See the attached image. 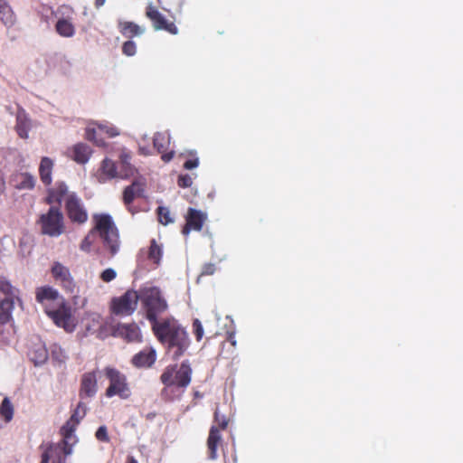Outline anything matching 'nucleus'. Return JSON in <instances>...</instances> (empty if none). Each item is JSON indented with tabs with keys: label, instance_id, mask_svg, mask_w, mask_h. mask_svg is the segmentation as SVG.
Wrapping results in <instances>:
<instances>
[{
	"label": "nucleus",
	"instance_id": "1",
	"mask_svg": "<svg viewBox=\"0 0 463 463\" xmlns=\"http://www.w3.org/2000/svg\"><path fill=\"white\" fill-rule=\"evenodd\" d=\"M152 332L168 352H173L174 359H178L186 352L190 339L184 327L173 317L160 319L151 326Z\"/></svg>",
	"mask_w": 463,
	"mask_h": 463
},
{
	"label": "nucleus",
	"instance_id": "2",
	"mask_svg": "<svg viewBox=\"0 0 463 463\" xmlns=\"http://www.w3.org/2000/svg\"><path fill=\"white\" fill-rule=\"evenodd\" d=\"M92 218L94 226L81 241L80 249L84 252H90L93 246L94 237L98 234L110 255H116L119 250L120 241L118 229L112 217L108 213H95Z\"/></svg>",
	"mask_w": 463,
	"mask_h": 463
},
{
	"label": "nucleus",
	"instance_id": "3",
	"mask_svg": "<svg viewBox=\"0 0 463 463\" xmlns=\"http://www.w3.org/2000/svg\"><path fill=\"white\" fill-rule=\"evenodd\" d=\"M0 293L5 298L0 299V341L7 340V325L13 321V311L17 303L23 305L20 297V289L12 285L11 281L5 277L0 276Z\"/></svg>",
	"mask_w": 463,
	"mask_h": 463
},
{
	"label": "nucleus",
	"instance_id": "4",
	"mask_svg": "<svg viewBox=\"0 0 463 463\" xmlns=\"http://www.w3.org/2000/svg\"><path fill=\"white\" fill-rule=\"evenodd\" d=\"M192 376V368L188 361H184L177 368L176 365L167 366L160 376L162 383L165 386L163 390V395L172 392L174 387L182 389L177 395L179 397L184 389L190 384Z\"/></svg>",
	"mask_w": 463,
	"mask_h": 463
},
{
	"label": "nucleus",
	"instance_id": "5",
	"mask_svg": "<svg viewBox=\"0 0 463 463\" xmlns=\"http://www.w3.org/2000/svg\"><path fill=\"white\" fill-rule=\"evenodd\" d=\"M140 300L146 312V317L151 324V326L160 323L158 317L168 308L166 300L163 298L160 289L156 287L141 289Z\"/></svg>",
	"mask_w": 463,
	"mask_h": 463
},
{
	"label": "nucleus",
	"instance_id": "6",
	"mask_svg": "<svg viewBox=\"0 0 463 463\" xmlns=\"http://www.w3.org/2000/svg\"><path fill=\"white\" fill-rule=\"evenodd\" d=\"M38 223L42 233L50 237H58L65 231L64 217L59 206L52 205L40 216Z\"/></svg>",
	"mask_w": 463,
	"mask_h": 463
},
{
	"label": "nucleus",
	"instance_id": "7",
	"mask_svg": "<svg viewBox=\"0 0 463 463\" xmlns=\"http://www.w3.org/2000/svg\"><path fill=\"white\" fill-rule=\"evenodd\" d=\"M76 442L75 437L67 439L62 436V440L58 443H50L42 454L40 463H66V457L72 453V447Z\"/></svg>",
	"mask_w": 463,
	"mask_h": 463
},
{
	"label": "nucleus",
	"instance_id": "8",
	"mask_svg": "<svg viewBox=\"0 0 463 463\" xmlns=\"http://www.w3.org/2000/svg\"><path fill=\"white\" fill-rule=\"evenodd\" d=\"M106 377L109 381V385L106 389V396L111 398L119 396L121 399H128L130 394V388L128 383L127 376L116 368L106 367L104 369Z\"/></svg>",
	"mask_w": 463,
	"mask_h": 463
},
{
	"label": "nucleus",
	"instance_id": "9",
	"mask_svg": "<svg viewBox=\"0 0 463 463\" xmlns=\"http://www.w3.org/2000/svg\"><path fill=\"white\" fill-rule=\"evenodd\" d=\"M139 299L140 293L128 289L122 296L111 299L110 311L116 316H130L137 309Z\"/></svg>",
	"mask_w": 463,
	"mask_h": 463
},
{
	"label": "nucleus",
	"instance_id": "10",
	"mask_svg": "<svg viewBox=\"0 0 463 463\" xmlns=\"http://www.w3.org/2000/svg\"><path fill=\"white\" fill-rule=\"evenodd\" d=\"M61 300L56 309H50L45 307V312L56 326L62 327L66 332H73L76 327V321L71 314V307L63 298H61Z\"/></svg>",
	"mask_w": 463,
	"mask_h": 463
},
{
	"label": "nucleus",
	"instance_id": "11",
	"mask_svg": "<svg viewBox=\"0 0 463 463\" xmlns=\"http://www.w3.org/2000/svg\"><path fill=\"white\" fill-rule=\"evenodd\" d=\"M214 423L209 430L207 439L208 458L211 460H214L218 457L217 449L222 443L221 431L227 429L229 421L225 416H220L216 411L214 412Z\"/></svg>",
	"mask_w": 463,
	"mask_h": 463
},
{
	"label": "nucleus",
	"instance_id": "12",
	"mask_svg": "<svg viewBox=\"0 0 463 463\" xmlns=\"http://www.w3.org/2000/svg\"><path fill=\"white\" fill-rule=\"evenodd\" d=\"M65 211L69 220L72 223L82 225L86 223L89 219V213L84 203L75 193H71L66 197Z\"/></svg>",
	"mask_w": 463,
	"mask_h": 463
},
{
	"label": "nucleus",
	"instance_id": "13",
	"mask_svg": "<svg viewBox=\"0 0 463 463\" xmlns=\"http://www.w3.org/2000/svg\"><path fill=\"white\" fill-rule=\"evenodd\" d=\"M51 274L55 283L65 292L70 294L76 293L77 283L67 266L60 261H53L51 267Z\"/></svg>",
	"mask_w": 463,
	"mask_h": 463
},
{
	"label": "nucleus",
	"instance_id": "14",
	"mask_svg": "<svg viewBox=\"0 0 463 463\" xmlns=\"http://www.w3.org/2000/svg\"><path fill=\"white\" fill-rule=\"evenodd\" d=\"M94 128L86 129V138L97 146H104V138H111L119 135V130L109 123H94Z\"/></svg>",
	"mask_w": 463,
	"mask_h": 463
},
{
	"label": "nucleus",
	"instance_id": "15",
	"mask_svg": "<svg viewBox=\"0 0 463 463\" xmlns=\"http://www.w3.org/2000/svg\"><path fill=\"white\" fill-rule=\"evenodd\" d=\"M146 16L151 21L153 28L156 31H165L173 35H176L179 32L175 22L166 20L165 17L152 4H148L146 5Z\"/></svg>",
	"mask_w": 463,
	"mask_h": 463
},
{
	"label": "nucleus",
	"instance_id": "16",
	"mask_svg": "<svg viewBox=\"0 0 463 463\" xmlns=\"http://www.w3.org/2000/svg\"><path fill=\"white\" fill-rule=\"evenodd\" d=\"M87 412V406L83 402H80L70 419L61 428V436H65L68 439L70 437H75L74 432L80 420H82Z\"/></svg>",
	"mask_w": 463,
	"mask_h": 463
},
{
	"label": "nucleus",
	"instance_id": "17",
	"mask_svg": "<svg viewBox=\"0 0 463 463\" xmlns=\"http://www.w3.org/2000/svg\"><path fill=\"white\" fill-rule=\"evenodd\" d=\"M207 215L194 208H188L185 216V224L183 227L182 233L187 236L191 231L200 232L203 226Z\"/></svg>",
	"mask_w": 463,
	"mask_h": 463
},
{
	"label": "nucleus",
	"instance_id": "18",
	"mask_svg": "<svg viewBox=\"0 0 463 463\" xmlns=\"http://www.w3.org/2000/svg\"><path fill=\"white\" fill-rule=\"evenodd\" d=\"M113 335L121 337L127 342L139 343L142 341V335L139 326L135 324H118L113 328Z\"/></svg>",
	"mask_w": 463,
	"mask_h": 463
},
{
	"label": "nucleus",
	"instance_id": "19",
	"mask_svg": "<svg viewBox=\"0 0 463 463\" xmlns=\"http://www.w3.org/2000/svg\"><path fill=\"white\" fill-rule=\"evenodd\" d=\"M98 391L97 372H88L82 374L79 395L81 400L92 398Z\"/></svg>",
	"mask_w": 463,
	"mask_h": 463
},
{
	"label": "nucleus",
	"instance_id": "20",
	"mask_svg": "<svg viewBox=\"0 0 463 463\" xmlns=\"http://www.w3.org/2000/svg\"><path fill=\"white\" fill-rule=\"evenodd\" d=\"M145 184L139 181H134L130 185L127 186L123 192V203L130 210V205L136 198L143 196Z\"/></svg>",
	"mask_w": 463,
	"mask_h": 463
},
{
	"label": "nucleus",
	"instance_id": "21",
	"mask_svg": "<svg viewBox=\"0 0 463 463\" xmlns=\"http://www.w3.org/2000/svg\"><path fill=\"white\" fill-rule=\"evenodd\" d=\"M68 186L64 182H57L55 186L47 190V196L45 199L46 203L52 205L57 203L60 207L62 199L65 195L68 196Z\"/></svg>",
	"mask_w": 463,
	"mask_h": 463
},
{
	"label": "nucleus",
	"instance_id": "22",
	"mask_svg": "<svg viewBox=\"0 0 463 463\" xmlns=\"http://www.w3.org/2000/svg\"><path fill=\"white\" fill-rule=\"evenodd\" d=\"M156 359V353L153 347H147L135 354L132 364L136 367H151Z\"/></svg>",
	"mask_w": 463,
	"mask_h": 463
},
{
	"label": "nucleus",
	"instance_id": "23",
	"mask_svg": "<svg viewBox=\"0 0 463 463\" xmlns=\"http://www.w3.org/2000/svg\"><path fill=\"white\" fill-rule=\"evenodd\" d=\"M118 29L125 38L129 40L134 37L140 36L146 32L145 27H142L131 21L119 20L118 22Z\"/></svg>",
	"mask_w": 463,
	"mask_h": 463
},
{
	"label": "nucleus",
	"instance_id": "24",
	"mask_svg": "<svg viewBox=\"0 0 463 463\" xmlns=\"http://www.w3.org/2000/svg\"><path fill=\"white\" fill-rule=\"evenodd\" d=\"M116 177H118V166L116 165L114 161L109 158H105L101 162V165L99 168L98 176L99 182L105 183Z\"/></svg>",
	"mask_w": 463,
	"mask_h": 463
},
{
	"label": "nucleus",
	"instance_id": "25",
	"mask_svg": "<svg viewBox=\"0 0 463 463\" xmlns=\"http://www.w3.org/2000/svg\"><path fill=\"white\" fill-rule=\"evenodd\" d=\"M169 140L165 137V136L162 133H156L153 138L154 147L157 150L159 154H161V158L165 163H168L174 157L175 152L170 151L165 153L166 146L168 145Z\"/></svg>",
	"mask_w": 463,
	"mask_h": 463
},
{
	"label": "nucleus",
	"instance_id": "26",
	"mask_svg": "<svg viewBox=\"0 0 463 463\" xmlns=\"http://www.w3.org/2000/svg\"><path fill=\"white\" fill-rule=\"evenodd\" d=\"M61 298L59 291L51 286H43L35 289V299L38 303L45 305L48 301H55Z\"/></svg>",
	"mask_w": 463,
	"mask_h": 463
},
{
	"label": "nucleus",
	"instance_id": "27",
	"mask_svg": "<svg viewBox=\"0 0 463 463\" xmlns=\"http://www.w3.org/2000/svg\"><path fill=\"white\" fill-rule=\"evenodd\" d=\"M90 147L84 143L74 145L71 150V157L78 164H85L91 155Z\"/></svg>",
	"mask_w": 463,
	"mask_h": 463
},
{
	"label": "nucleus",
	"instance_id": "28",
	"mask_svg": "<svg viewBox=\"0 0 463 463\" xmlns=\"http://www.w3.org/2000/svg\"><path fill=\"white\" fill-rule=\"evenodd\" d=\"M119 159V165L118 166V177L121 179H128L134 176L137 170L130 163L131 156L129 154L122 153Z\"/></svg>",
	"mask_w": 463,
	"mask_h": 463
},
{
	"label": "nucleus",
	"instance_id": "29",
	"mask_svg": "<svg viewBox=\"0 0 463 463\" xmlns=\"http://www.w3.org/2000/svg\"><path fill=\"white\" fill-rule=\"evenodd\" d=\"M53 161L47 156H43L39 165L40 179L45 185H50L52 182V173L53 169Z\"/></svg>",
	"mask_w": 463,
	"mask_h": 463
},
{
	"label": "nucleus",
	"instance_id": "30",
	"mask_svg": "<svg viewBox=\"0 0 463 463\" xmlns=\"http://www.w3.org/2000/svg\"><path fill=\"white\" fill-rule=\"evenodd\" d=\"M0 21L8 28L16 22L15 14L6 0H0Z\"/></svg>",
	"mask_w": 463,
	"mask_h": 463
},
{
	"label": "nucleus",
	"instance_id": "31",
	"mask_svg": "<svg viewBox=\"0 0 463 463\" xmlns=\"http://www.w3.org/2000/svg\"><path fill=\"white\" fill-rule=\"evenodd\" d=\"M56 33L61 37L70 38L75 34V27L68 19L61 18L55 24Z\"/></svg>",
	"mask_w": 463,
	"mask_h": 463
},
{
	"label": "nucleus",
	"instance_id": "32",
	"mask_svg": "<svg viewBox=\"0 0 463 463\" xmlns=\"http://www.w3.org/2000/svg\"><path fill=\"white\" fill-rule=\"evenodd\" d=\"M15 187L19 190H32L35 185V178L29 173H21L15 176Z\"/></svg>",
	"mask_w": 463,
	"mask_h": 463
},
{
	"label": "nucleus",
	"instance_id": "33",
	"mask_svg": "<svg viewBox=\"0 0 463 463\" xmlns=\"http://www.w3.org/2000/svg\"><path fill=\"white\" fill-rule=\"evenodd\" d=\"M30 360L35 365H41L44 364L48 358V353L43 345H37L33 349L30 350L28 354Z\"/></svg>",
	"mask_w": 463,
	"mask_h": 463
},
{
	"label": "nucleus",
	"instance_id": "34",
	"mask_svg": "<svg viewBox=\"0 0 463 463\" xmlns=\"http://www.w3.org/2000/svg\"><path fill=\"white\" fill-rule=\"evenodd\" d=\"M30 129V121L26 117L20 115L16 118L15 130L17 135L24 139L28 138V133Z\"/></svg>",
	"mask_w": 463,
	"mask_h": 463
},
{
	"label": "nucleus",
	"instance_id": "35",
	"mask_svg": "<svg viewBox=\"0 0 463 463\" xmlns=\"http://www.w3.org/2000/svg\"><path fill=\"white\" fill-rule=\"evenodd\" d=\"M0 414L4 418L5 422H9L13 419L14 406L7 397L4 398V400L1 402Z\"/></svg>",
	"mask_w": 463,
	"mask_h": 463
},
{
	"label": "nucleus",
	"instance_id": "36",
	"mask_svg": "<svg viewBox=\"0 0 463 463\" xmlns=\"http://www.w3.org/2000/svg\"><path fill=\"white\" fill-rule=\"evenodd\" d=\"M162 257V249L156 243V240H152L148 250V259L156 264H159Z\"/></svg>",
	"mask_w": 463,
	"mask_h": 463
},
{
	"label": "nucleus",
	"instance_id": "37",
	"mask_svg": "<svg viewBox=\"0 0 463 463\" xmlns=\"http://www.w3.org/2000/svg\"><path fill=\"white\" fill-rule=\"evenodd\" d=\"M158 221L164 225L173 222V219L170 217V211L168 208L159 206L157 208Z\"/></svg>",
	"mask_w": 463,
	"mask_h": 463
},
{
	"label": "nucleus",
	"instance_id": "38",
	"mask_svg": "<svg viewBox=\"0 0 463 463\" xmlns=\"http://www.w3.org/2000/svg\"><path fill=\"white\" fill-rule=\"evenodd\" d=\"M122 52L127 56H133L137 52L136 43L132 40L126 41L122 45Z\"/></svg>",
	"mask_w": 463,
	"mask_h": 463
},
{
	"label": "nucleus",
	"instance_id": "39",
	"mask_svg": "<svg viewBox=\"0 0 463 463\" xmlns=\"http://www.w3.org/2000/svg\"><path fill=\"white\" fill-rule=\"evenodd\" d=\"M193 333L195 336L196 341H201L203 336V328L201 321L198 318H194L193 321Z\"/></svg>",
	"mask_w": 463,
	"mask_h": 463
},
{
	"label": "nucleus",
	"instance_id": "40",
	"mask_svg": "<svg viewBox=\"0 0 463 463\" xmlns=\"http://www.w3.org/2000/svg\"><path fill=\"white\" fill-rule=\"evenodd\" d=\"M177 184L181 188H188L191 187L193 184V178L191 175L185 174V175H180L177 179Z\"/></svg>",
	"mask_w": 463,
	"mask_h": 463
},
{
	"label": "nucleus",
	"instance_id": "41",
	"mask_svg": "<svg viewBox=\"0 0 463 463\" xmlns=\"http://www.w3.org/2000/svg\"><path fill=\"white\" fill-rule=\"evenodd\" d=\"M116 277H117V272L111 268L106 269L100 274V279L104 282H110L113 279H115Z\"/></svg>",
	"mask_w": 463,
	"mask_h": 463
},
{
	"label": "nucleus",
	"instance_id": "42",
	"mask_svg": "<svg viewBox=\"0 0 463 463\" xmlns=\"http://www.w3.org/2000/svg\"><path fill=\"white\" fill-rule=\"evenodd\" d=\"M95 436L97 438V439L100 440V441H104V442H109V435H108V430H107V427L106 426H100L96 433H95Z\"/></svg>",
	"mask_w": 463,
	"mask_h": 463
},
{
	"label": "nucleus",
	"instance_id": "43",
	"mask_svg": "<svg viewBox=\"0 0 463 463\" xmlns=\"http://www.w3.org/2000/svg\"><path fill=\"white\" fill-rule=\"evenodd\" d=\"M199 165V159L197 157L189 158L184 164V168L191 170Z\"/></svg>",
	"mask_w": 463,
	"mask_h": 463
},
{
	"label": "nucleus",
	"instance_id": "44",
	"mask_svg": "<svg viewBox=\"0 0 463 463\" xmlns=\"http://www.w3.org/2000/svg\"><path fill=\"white\" fill-rule=\"evenodd\" d=\"M214 270V268L213 265H208L207 267L204 268V270L203 271V275H208V274H213Z\"/></svg>",
	"mask_w": 463,
	"mask_h": 463
},
{
	"label": "nucleus",
	"instance_id": "45",
	"mask_svg": "<svg viewBox=\"0 0 463 463\" xmlns=\"http://www.w3.org/2000/svg\"><path fill=\"white\" fill-rule=\"evenodd\" d=\"M5 183L4 178L0 175V195L5 192Z\"/></svg>",
	"mask_w": 463,
	"mask_h": 463
},
{
	"label": "nucleus",
	"instance_id": "46",
	"mask_svg": "<svg viewBox=\"0 0 463 463\" xmlns=\"http://www.w3.org/2000/svg\"><path fill=\"white\" fill-rule=\"evenodd\" d=\"M105 2H106V0H95V3H94L95 7L97 9L100 8L101 6L104 5Z\"/></svg>",
	"mask_w": 463,
	"mask_h": 463
},
{
	"label": "nucleus",
	"instance_id": "47",
	"mask_svg": "<svg viewBox=\"0 0 463 463\" xmlns=\"http://www.w3.org/2000/svg\"><path fill=\"white\" fill-rule=\"evenodd\" d=\"M127 463H138V462L133 456H128L127 458Z\"/></svg>",
	"mask_w": 463,
	"mask_h": 463
},
{
	"label": "nucleus",
	"instance_id": "48",
	"mask_svg": "<svg viewBox=\"0 0 463 463\" xmlns=\"http://www.w3.org/2000/svg\"><path fill=\"white\" fill-rule=\"evenodd\" d=\"M62 7L65 8V9H68L70 12H72V9L71 7H69V6L64 5Z\"/></svg>",
	"mask_w": 463,
	"mask_h": 463
},
{
	"label": "nucleus",
	"instance_id": "49",
	"mask_svg": "<svg viewBox=\"0 0 463 463\" xmlns=\"http://www.w3.org/2000/svg\"><path fill=\"white\" fill-rule=\"evenodd\" d=\"M142 153H143V155H146V149H143V152H142Z\"/></svg>",
	"mask_w": 463,
	"mask_h": 463
},
{
	"label": "nucleus",
	"instance_id": "50",
	"mask_svg": "<svg viewBox=\"0 0 463 463\" xmlns=\"http://www.w3.org/2000/svg\"><path fill=\"white\" fill-rule=\"evenodd\" d=\"M142 153H143V155H146V149H143V152H142Z\"/></svg>",
	"mask_w": 463,
	"mask_h": 463
}]
</instances>
